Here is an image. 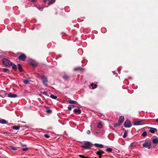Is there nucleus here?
<instances>
[{
  "label": "nucleus",
  "instance_id": "30",
  "mask_svg": "<svg viewBox=\"0 0 158 158\" xmlns=\"http://www.w3.org/2000/svg\"><path fill=\"white\" fill-rule=\"evenodd\" d=\"M142 135L143 136L145 137L147 135V132L146 131H145L143 132L142 133Z\"/></svg>",
  "mask_w": 158,
  "mask_h": 158
},
{
  "label": "nucleus",
  "instance_id": "36",
  "mask_svg": "<svg viewBox=\"0 0 158 158\" xmlns=\"http://www.w3.org/2000/svg\"><path fill=\"white\" fill-rule=\"evenodd\" d=\"M28 149L27 148H24L23 149V151H26Z\"/></svg>",
  "mask_w": 158,
  "mask_h": 158
},
{
  "label": "nucleus",
  "instance_id": "24",
  "mask_svg": "<svg viewBox=\"0 0 158 158\" xmlns=\"http://www.w3.org/2000/svg\"><path fill=\"white\" fill-rule=\"evenodd\" d=\"M91 85L92 87V89H93L96 88L97 85L96 84H94L93 83H92L91 84Z\"/></svg>",
  "mask_w": 158,
  "mask_h": 158
},
{
  "label": "nucleus",
  "instance_id": "5",
  "mask_svg": "<svg viewBox=\"0 0 158 158\" xmlns=\"http://www.w3.org/2000/svg\"><path fill=\"white\" fill-rule=\"evenodd\" d=\"M144 124V122L143 120L135 122L134 123L135 125H141Z\"/></svg>",
  "mask_w": 158,
  "mask_h": 158
},
{
  "label": "nucleus",
  "instance_id": "29",
  "mask_svg": "<svg viewBox=\"0 0 158 158\" xmlns=\"http://www.w3.org/2000/svg\"><path fill=\"white\" fill-rule=\"evenodd\" d=\"M106 151L107 152H111L112 151V150L111 148H109L106 149Z\"/></svg>",
  "mask_w": 158,
  "mask_h": 158
},
{
  "label": "nucleus",
  "instance_id": "26",
  "mask_svg": "<svg viewBox=\"0 0 158 158\" xmlns=\"http://www.w3.org/2000/svg\"><path fill=\"white\" fill-rule=\"evenodd\" d=\"M29 81H30L29 80L27 79H26L24 80L23 82L24 83L27 84L29 83Z\"/></svg>",
  "mask_w": 158,
  "mask_h": 158
},
{
  "label": "nucleus",
  "instance_id": "27",
  "mask_svg": "<svg viewBox=\"0 0 158 158\" xmlns=\"http://www.w3.org/2000/svg\"><path fill=\"white\" fill-rule=\"evenodd\" d=\"M12 128L16 130H18L19 128V126H14Z\"/></svg>",
  "mask_w": 158,
  "mask_h": 158
},
{
  "label": "nucleus",
  "instance_id": "16",
  "mask_svg": "<svg viewBox=\"0 0 158 158\" xmlns=\"http://www.w3.org/2000/svg\"><path fill=\"white\" fill-rule=\"evenodd\" d=\"M8 148L9 150H10L11 151H15L17 150V149L15 148L14 147L11 146H9Z\"/></svg>",
  "mask_w": 158,
  "mask_h": 158
},
{
  "label": "nucleus",
  "instance_id": "8",
  "mask_svg": "<svg viewBox=\"0 0 158 158\" xmlns=\"http://www.w3.org/2000/svg\"><path fill=\"white\" fill-rule=\"evenodd\" d=\"M104 153V151L101 150L97 151L96 152V154L99 156V158H101L102 157V154H103Z\"/></svg>",
  "mask_w": 158,
  "mask_h": 158
},
{
  "label": "nucleus",
  "instance_id": "20",
  "mask_svg": "<svg viewBox=\"0 0 158 158\" xmlns=\"http://www.w3.org/2000/svg\"><path fill=\"white\" fill-rule=\"evenodd\" d=\"M152 141L154 144H156L158 143V139H154L152 140Z\"/></svg>",
  "mask_w": 158,
  "mask_h": 158
},
{
  "label": "nucleus",
  "instance_id": "42",
  "mask_svg": "<svg viewBox=\"0 0 158 158\" xmlns=\"http://www.w3.org/2000/svg\"><path fill=\"white\" fill-rule=\"evenodd\" d=\"M156 122L158 123V118H157L156 119Z\"/></svg>",
  "mask_w": 158,
  "mask_h": 158
},
{
  "label": "nucleus",
  "instance_id": "15",
  "mask_svg": "<svg viewBox=\"0 0 158 158\" xmlns=\"http://www.w3.org/2000/svg\"><path fill=\"white\" fill-rule=\"evenodd\" d=\"M29 62V63L33 66H35L36 65V63L32 60H30Z\"/></svg>",
  "mask_w": 158,
  "mask_h": 158
},
{
  "label": "nucleus",
  "instance_id": "1",
  "mask_svg": "<svg viewBox=\"0 0 158 158\" xmlns=\"http://www.w3.org/2000/svg\"><path fill=\"white\" fill-rule=\"evenodd\" d=\"M92 144L89 142H86L84 143L83 145L81 146L82 148L86 149H89L91 146Z\"/></svg>",
  "mask_w": 158,
  "mask_h": 158
},
{
  "label": "nucleus",
  "instance_id": "4",
  "mask_svg": "<svg viewBox=\"0 0 158 158\" xmlns=\"http://www.w3.org/2000/svg\"><path fill=\"white\" fill-rule=\"evenodd\" d=\"M124 125L125 127L128 128L131 126V124L130 121L129 120H127L125 122Z\"/></svg>",
  "mask_w": 158,
  "mask_h": 158
},
{
  "label": "nucleus",
  "instance_id": "7",
  "mask_svg": "<svg viewBox=\"0 0 158 158\" xmlns=\"http://www.w3.org/2000/svg\"><path fill=\"white\" fill-rule=\"evenodd\" d=\"M26 58V56L24 54H22L19 57V59L21 60L24 61Z\"/></svg>",
  "mask_w": 158,
  "mask_h": 158
},
{
  "label": "nucleus",
  "instance_id": "41",
  "mask_svg": "<svg viewBox=\"0 0 158 158\" xmlns=\"http://www.w3.org/2000/svg\"><path fill=\"white\" fill-rule=\"evenodd\" d=\"M77 106H75L74 105H72V108H73V107H77Z\"/></svg>",
  "mask_w": 158,
  "mask_h": 158
},
{
  "label": "nucleus",
  "instance_id": "25",
  "mask_svg": "<svg viewBox=\"0 0 158 158\" xmlns=\"http://www.w3.org/2000/svg\"><path fill=\"white\" fill-rule=\"evenodd\" d=\"M50 97L51 98H52V99H56L57 98V96H54V95H53V94L51 95H50Z\"/></svg>",
  "mask_w": 158,
  "mask_h": 158
},
{
  "label": "nucleus",
  "instance_id": "34",
  "mask_svg": "<svg viewBox=\"0 0 158 158\" xmlns=\"http://www.w3.org/2000/svg\"><path fill=\"white\" fill-rule=\"evenodd\" d=\"M44 136L46 138H49V136L47 134H45Z\"/></svg>",
  "mask_w": 158,
  "mask_h": 158
},
{
  "label": "nucleus",
  "instance_id": "23",
  "mask_svg": "<svg viewBox=\"0 0 158 158\" xmlns=\"http://www.w3.org/2000/svg\"><path fill=\"white\" fill-rule=\"evenodd\" d=\"M134 143H132L131 144L129 148L130 149H133L135 147V146L134 144Z\"/></svg>",
  "mask_w": 158,
  "mask_h": 158
},
{
  "label": "nucleus",
  "instance_id": "17",
  "mask_svg": "<svg viewBox=\"0 0 158 158\" xmlns=\"http://www.w3.org/2000/svg\"><path fill=\"white\" fill-rule=\"evenodd\" d=\"M11 66H12V68L14 70H16L17 67H16V65L15 64L12 63H11Z\"/></svg>",
  "mask_w": 158,
  "mask_h": 158
},
{
  "label": "nucleus",
  "instance_id": "31",
  "mask_svg": "<svg viewBox=\"0 0 158 158\" xmlns=\"http://www.w3.org/2000/svg\"><path fill=\"white\" fill-rule=\"evenodd\" d=\"M3 71L4 72H7L9 71V70L7 69H3Z\"/></svg>",
  "mask_w": 158,
  "mask_h": 158
},
{
  "label": "nucleus",
  "instance_id": "44",
  "mask_svg": "<svg viewBox=\"0 0 158 158\" xmlns=\"http://www.w3.org/2000/svg\"><path fill=\"white\" fill-rule=\"evenodd\" d=\"M32 0V1L34 2V1H35V0Z\"/></svg>",
  "mask_w": 158,
  "mask_h": 158
},
{
  "label": "nucleus",
  "instance_id": "14",
  "mask_svg": "<svg viewBox=\"0 0 158 158\" xmlns=\"http://www.w3.org/2000/svg\"><path fill=\"white\" fill-rule=\"evenodd\" d=\"M74 112L75 113H77V114H80L81 112V110L80 109H75L74 110Z\"/></svg>",
  "mask_w": 158,
  "mask_h": 158
},
{
  "label": "nucleus",
  "instance_id": "10",
  "mask_svg": "<svg viewBox=\"0 0 158 158\" xmlns=\"http://www.w3.org/2000/svg\"><path fill=\"white\" fill-rule=\"evenodd\" d=\"M8 97L11 98H14L17 97V96L16 94H12V93H9L7 94Z\"/></svg>",
  "mask_w": 158,
  "mask_h": 158
},
{
  "label": "nucleus",
  "instance_id": "37",
  "mask_svg": "<svg viewBox=\"0 0 158 158\" xmlns=\"http://www.w3.org/2000/svg\"><path fill=\"white\" fill-rule=\"evenodd\" d=\"M90 133V131L89 130H88L87 132V134H89Z\"/></svg>",
  "mask_w": 158,
  "mask_h": 158
},
{
  "label": "nucleus",
  "instance_id": "43",
  "mask_svg": "<svg viewBox=\"0 0 158 158\" xmlns=\"http://www.w3.org/2000/svg\"><path fill=\"white\" fill-rule=\"evenodd\" d=\"M5 133L6 134H9V133H8L7 132H6Z\"/></svg>",
  "mask_w": 158,
  "mask_h": 158
},
{
  "label": "nucleus",
  "instance_id": "40",
  "mask_svg": "<svg viewBox=\"0 0 158 158\" xmlns=\"http://www.w3.org/2000/svg\"><path fill=\"white\" fill-rule=\"evenodd\" d=\"M3 93H4V94H5V95H6V92H5V91H3Z\"/></svg>",
  "mask_w": 158,
  "mask_h": 158
},
{
  "label": "nucleus",
  "instance_id": "3",
  "mask_svg": "<svg viewBox=\"0 0 158 158\" xmlns=\"http://www.w3.org/2000/svg\"><path fill=\"white\" fill-rule=\"evenodd\" d=\"M3 64L6 66H10L11 64V62L9 60L6 59H4L2 60Z\"/></svg>",
  "mask_w": 158,
  "mask_h": 158
},
{
  "label": "nucleus",
  "instance_id": "39",
  "mask_svg": "<svg viewBox=\"0 0 158 158\" xmlns=\"http://www.w3.org/2000/svg\"><path fill=\"white\" fill-rule=\"evenodd\" d=\"M118 126V125L117 124L114 125V126L115 127H116Z\"/></svg>",
  "mask_w": 158,
  "mask_h": 158
},
{
  "label": "nucleus",
  "instance_id": "11",
  "mask_svg": "<svg viewBox=\"0 0 158 158\" xmlns=\"http://www.w3.org/2000/svg\"><path fill=\"white\" fill-rule=\"evenodd\" d=\"M151 129L149 130V131L150 132L154 134L155 133V132L157 131V129L155 128H150Z\"/></svg>",
  "mask_w": 158,
  "mask_h": 158
},
{
  "label": "nucleus",
  "instance_id": "19",
  "mask_svg": "<svg viewBox=\"0 0 158 158\" xmlns=\"http://www.w3.org/2000/svg\"><path fill=\"white\" fill-rule=\"evenodd\" d=\"M103 127L102 124L101 122H99L98 125V127L99 128H101Z\"/></svg>",
  "mask_w": 158,
  "mask_h": 158
},
{
  "label": "nucleus",
  "instance_id": "32",
  "mask_svg": "<svg viewBox=\"0 0 158 158\" xmlns=\"http://www.w3.org/2000/svg\"><path fill=\"white\" fill-rule=\"evenodd\" d=\"M63 78L65 79H67L68 78V76L66 75H64L63 76Z\"/></svg>",
  "mask_w": 158,
  "mask_h": 158
},
{
  "label": "nucleus",
  "instance_id": "21",
  "mask_svg": "<svg viewBox=\"0 0 158 158\" xmlns=\"http://www.w3.org/2000/svg\"><path fill=\"white\" fill-rule=\"evenodd\" d=\"M18 69H19V71L20 72H22L23 71V69H22V67H21V65L19 64H18Z\"/></svg>",
  "mask_w": 158,
  "mask_h": 158
},
{
  "label": "nucleus",
  "instance_id": "18",
  "mask_svg": "<svg viewBox=\"0 0 158 158\" xmlns=\"http://www.w3.org/2000/svg\"><path fill=\"white\" fill-rule=\"evenodd\" d=\"M55 0H50L48 2V5H50L55 2Z\"/></svg>",
  "mask_w": 158,
  "mask_h": 158
},
{
  "label": "nucleus",
  "instance_id": "2",
  "mask_svg": "<svg viewBox=\"0 0 158 158\" xmlns=\"http://www.w3.org/2000/svg\"><path fill=\"white\" fill-rule=\"evenodd\" d=\"M41 79L43 84L45 86H47L48 85L47 83L48 82L47 77L43 75L41 77Z\"/></svg>",
  "mask_w": 158,
  "mask_h": 158
},
{
  "label": "nucleus",
  "instance_id": "33",
  "mask_svg": "<svg viewBox=\"0 0 158 158\" xmlns=\"http://www.w3.org/2000/svg\"><path fill=\"white\" fill-rule=\"evenodd\" d=\"M46 112L48 113H50L52 112V110L49 109L47 110H46Z\"/></svg>",
  "mask_w": 158,
  "mask_h": 158
},
{
  "label": "nucleus",
  "instance_id": "13",
  "mask_svg": "<svg viewBox=\"0 0 158 158\" xmlns=\"http://www.w3.org/2000/svg\"><path fill=\"white\" fill-rule=\"evenodd\" d=\"M68 102L70 104H77V102L75 101H72L69 98L68 100Z\"/></svg>",
  "mask_w": 158,
  "mask_h": 158
},
{
  "label": "nucleus",
  "instance_id": "6",
  "mask_svg": "<svg viewBox=\"0 0 158 158\" xmlns=\"http://www.w3.org/2000/svg\"><path fill=\"white\" fill-rule=\"evenodd\" d=\"M150 145V143L149 141H146L143 144V146L145 148L149 147Z\"/></svg>",
  "mask_w": 158,
  "mask_h": 158
},
{
  "label": "nucleus",
  "instance_id": "12",
  "mask_svg": "<svg viewBox=\"0 0 158 158\" xmlns=\"http://www.w3.org/2000/svg\"><path fill=\"white\" fill-rule=\"evenodd\" d=\"M94 145L97 147L99 148H102L103 147V146L102 144H98V143H95L94 144Z\"/></svg>",
  "mask_w": 158,
  "mask_h": 158
},
{
  "label": "nucleus",
  "instance_id": "38",
  "mask_svg": "<svg viewBox=\"0 0 158 158\" xmlns=\"http://www.w3.org/2000/svg\"><path fill=\"white\" fill-rule=\"evenodd\" d=\"M43 94L46 95H47V92H43Z\"/></svg>",
  "mask_w": 158,
  "mask_h": 158
},
{
  "label": "nucleus",
  "instance_id": "22",
  "mask_svg": "<svg viewBox=\"0 0 158 158\" xmlns=\"http://www.w3.org/2000/svg\"><path fill=\"white\" fill-rule=\"evenodd\" d=\"M6 121L3 119L0 120V123L3 124H6Z\"/></svg>",
  "mask_w": 158,
  "mask_h": 158
},
{
  "label": "nucleus",
  "instance_id": "28",
  "mask_svg": "<svg viewBox=\"0 0 158 158\" xmlns=\"http://www.w3.org/2000/svg\"><path fill=\"white\" fill-rule=\"evenodd\" d=\"M127 131H125V132L124 133L123 135V138H125L127 136Z\"/></svg>",
  "mask_w": 158,
  "mask_h": 158
},
{
  "label": "nucleus",
  "instance_id": "9",
  "mask_svg": "<svg viewBox=\"0 0 158 158\" xmlns=\"http://www.w3.org/2000/svg\"><path fill=\"white\" fill-rule=\"evenodd\" d=\"M124 116H121L120 117L118 120V123L119 124L122 123L124 120Z\"/></svg>",
  "mask_w": 158,
  "mask_h": 158
},
{
  "label": "nucleus",
  "instance_id": "35",
  "mask_svg": "<svg viewBox=\"0 0 158 158\" xmlns=\"http://www.w3.org/2000/svg\"><path fill=\"white\" fill-rule=\"evenodd\" d=\"M72 108V107H71V106H69L68 107V110H71Z\"/></svg>",
  "mask_w": 158,
  "mask_h": 158
}]
</instances>
